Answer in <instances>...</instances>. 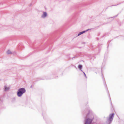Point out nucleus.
Masks as SVG:
<instances>
[{
	"instance_id": "f257e3e1",
	"label": "nucleus",
	"mask_w": 124,
	"mask_h": 124,
	"mask_svg": "<svg viewBox=\"0 0 124 124\" xmlns=\"http://www.w3.org/2000/svg\"><path fill=\"white\" fill-rule=\"evenodd\" d=\"M86 117L87 118L85 121V124H91L92 121L94 118L93 115L92 114L90 115L88 114Z\"/></svg>"
},
{
	"instance_id": "f03ea898",
	"label": "nucleus",
	"mask_w": 124,
	"mask_h": 124,
	"mask_svg": "<svg viewBox=\"0 0 124 124\" xmlns=\"http://www.w3.org/2000/svg\"><path fill=\"white\" fill-rule=\"evenodd\" d=\"M26 91L25 89L24 88H22L19 89L17 92V95L18 97H21L23 93Z\"/></svg>"
},
{
	"instance_id": "7ed1b4c3",
	"label": "nucleus",
	"mask_w": 124,
	"mask_h": 124,
	"mask_svg": "<svg viewBox=\"0 0 124 124\" xmlns=\"http://www.w3.org/2000/svg\"><path fill=\"white\" fill-rule=\"evenodd\" d=\"M114 115V113H112L109 115V117L107 119V121L109 123H110L112 120Z\"/></svg>"
},
{
	"instance_id": "20e7f679",
	"label": "nucleus",
	"mask_w": 124,
	"mask_h": 124,
	"mask_svg": "<svg viewBox=\"0 0 124 124\" xmlns=\"http://www.w3.org/2000/svg\"><path fill=\"white\" fill-rule=\"evenodd\" d=\"M47 16V13L45 12H43V14L41 15V17L42 18H44Z\"/></svg>"
},
{
	"instance_id": "39448f33",
	"label": "nucleus",
	"mask_w": 124,
	"mask_h": 124,
	"mask_svg": "<svg viewBox=\"0 0 124 124\" xmlns=\"http://www.w3.org/2000/svg\"><path fill=\"white\" fill-rule=\"evenodd\" d=\"M88 30H87L86 31H82L81 32H80L78 34V35L77 36V37L78 36L80 35L83 34V33H84L85 32L87 31H88Z\"/></svg>"
},
{
	"instance_id": "423d86ee",
	"label": "nucleus",
	"mask_w": 124,
	"mask_h": 124,
	"mask_svg": "<svg viewBox=\"0 0 124 124\" xmlns=\"http://www.w3.org/2000/svg\"><path fill=\"white\" fill-rule=\"evenodd\" d=\"M10 88L9 87H7L6 86H4L5 90V91H7L9 90Z\"/></svg>"
},
{
	"instance_id": "0eeeda50",
	"label": "nucleus",
	"mask_w": 124,
	"mask_h": 124,
	"mask_svg": "<svg viewBox=\"0 0 124 124\" xmlns=\"http://www.w3.org/2000/svg\"><path fill=\"white\" fill-rule=\"evenodd\" d=\"M7 54H11L12 53V52H11V51L10 50H8L7 52Z\"/></svg>"
},
{
	"instance_id": "6e6552de",
	"label": "nucleus",
	"mask_w": 124,
	"mask_h": 124,
	"mask_svg": "<svg viewBox=\"0 0 124 124\" xmlns=\"http://www.w3.org/2000/svg\"><path fill=\"white\" fill-rule=\"evenodd\" d=\"M78 68L81 69L82 67V66L81 65H79L78 67Z\"/></svg>"
},
{
	"instance_id": "1a4fd4ad",
	"label": "nucleus",
	"mask_w": 124,
	"mask_h": 124,
	"mask_svg": "<svg viewBox=\"0 0 124 124\" xmlns=\"http://www.w3.org/2000/svg\"><path fill=\"white\" fill-rule=\"evenodd\" d=\"M83 73H84V75H85V76L86 78V75L85 74V73L84 72H83Z\"/></svg>"
},
{
	"instance_id": "9d476101",
	"label": "nucleus",
	"mask_w": 124,
	"mask_h": 124,
	"mask_svg": "<svg viewBox=\"0 0 124 124\" xmlns=\"http://www.w3.org/2000/svg\"><path fill=\"white\" fill-rule=\"evenodd\" d=\"M81 70V71H82V70Z\"/></svg>"
}]
</instances>
